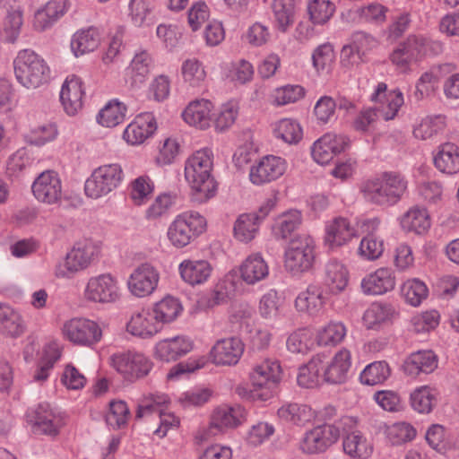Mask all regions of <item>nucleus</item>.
<instances>
[{
  "instance_id": "f257e3e1",
  "label": "nucleus",
  "mask_w": 459,
  "mask_h": 459,
  "mask_svg": "<svg viewBox=\"0 0 459 459\" xmlns=\"http://www.w3.org/2000/svg\"><path fill=\"white\" fill-rule=\"evenodd\" d=\"M212 154L208 149L195 152L185 164V178L191 186V199L203 204L214 195L215 185L211 177Z\"/></svg>"
},
{
  "instance_id": "f03ea898",
  "label": "nucleus",
  "mask_w": 459,
  "mask_h": 459,
  "mask_svg": "<svg viewBox=\"0 0 459 459\" xmlns=\"http://www.w3.org/2000/svg\"><path fill=\"white\" fill-rule=\"evenodd\" d=\"M407 187L408 181L403 175L396 171H385L363 182L360 192L367 202L388 207L403 198Z\"/></svg>"
},
{
  "instance_id": "7ed1b4c3",
  "label": "nucleus",
  "mask_w": 459,
  "mask_h": 459,
  "mask_svg": "<svg viewBox=\"0 0 459 459\" xmlns=\"http://www.w3.org/2000/svg\"><path fill=\"white\" fill-rule=\"evenodd\" d=\"M17 82L27 89H36L48 82L50 69L42 56L34 50H20L13 62Z\"/></svg>"
},
{
  "instance_id": "20e7f679",
  "label": "nucleus",
  "mask_w": 459,
  "mask_h": 459,
  "mask_svg": "<svg viewBox=\"0 0 459 459\" xmlns=\"http://www.w3.org/2000/svg\"><path fill=\"white\" fill-rule=\"evenodd\" d=\"M206 227V220L199 212L190 211L176 216L169 224L167 237L172 246L182 248L196 238Z\"/></svg>"
},
{
  "instance_id": "39448f33",
  "label": "nucleus",
  "mask_w": 459,
  "mask_h": 459,
  "mask_svg": "<svg viewBox=\"0 0 459 459\" xmlns=\"http://www.w3.org/2000/svg\"><path fill=\"white\" fill-rule=\"evenodd\" d=\"M245 410L241 406L221 405L213 410L208 425L198 429L195 438L201 442L222 435L228 429L239 426L244 420Z\"/></svg>"
},
{
  "instance_id": "423d86ee",
  "label": "nucleus",
  "mask_w": 459,
  "mask_h": 459,
  "mask_svg": "<svg viewBox=\"0 0 459 459\" xmlns=\"http://www.w3.org/2000/svg\"><path fill=\"white\" fill-rule=\"evenodd\" d=\"M430 41L421 35H410L404 41L401 42L390 54L389 59L396 70L400 73H407L411 65L420 57L427 53ZM435 49L441 51L442 46L439 42H431Z\"/></svg>"
},
{
  "instance_id": "0eeeda50",
  "label": "nucleus",
  "mask_w": 459,
  "mask_h": 459,
  "mask_svg": "<svg viewBox=\"0 0 459 459\" xmlns=\"http://www.w3.org/2000/svg\"><path fill=\"white\" fill-rule=\"evenodd\" d=\"M124 176V171L117 163L100 166L86 179L85 194L92 199L105 196L121 185Z\"/></svg>"
},
{
  "instance_id": "6e6552de",
  "label": "nucleus",
  "mask_w": 459,
  "mask_h": 459,
  "mask_svg": "<svg viewBox=\"0 0 459 459\" xmlns=\"http://www.w3.org/2000/svg\"><path fill=\"white\" fill-rule=\"evenodd\" d=\"M98 252V247L91 240L85 239L75 243L64 261L56 265V275L60 278H72L88 268Z\"/></svg>"
},
{
  "instance_id": "1a4fd4ad",
  "label": "nucleus",
  "mask_w": 459,
  "mask_h": 459,
  "mask_svg": "<svg viewBox=\"0 0 459 459\" xmlns=\"http://www.w3.org/2000/svg\"><path fill=\"white\" fill-rule=\"evenodd\" d=\"M26 420L34 435L56 437L65 426L63 415L49 403H39L28 410Z\"/></svg>"
},
{
  "instance_id": "9d476101",
  "label": "nucleus",
  "mask_w": 459,
  "mask_h": 459,
  "mask_svg": "<svg viewBox=\"0 0 459 459\" xmlns=\"http://www.w3.org/2000/svg\"><path fill=\"white\" fill-rule=\"evenodd\" d=\"M314 249L315 244L311 237L299 235L294 238L285 250V269L293 274L308 271L315 259Z\"/></svg>"
},
{
  "instance_id": "9b49d317",
  "label": "nucleus",
  "mask_w": 459,
  "mask_h": 459,
  "mask_svg": "<svg viewBox=\"0 0 459 459\" xmlns=\"http://www.w3.org/2000/svg\"><path fill=\"white\" fill-rule=\"evenodd\" d=\"M340 433L343 435L342 447L351 458L367 459L373 452V446L368 437L357 429V420L351 416L339 419Z\"/></svg>"
},
{
  "instance_id": "f8f14e48",
  "label": "nucleus",
  "mask_w": 459,
  "mask_h": 459,
  "mask_svg": "<svg viewBox=\"0 0 459 459\" xmlns=\"http://www.w3.org/2000/svg\"><path fill=\"white\" fill-rule=\"evenodd\" d=\"M64 337L75 345L91 347L100 342L102 330L90 319L75 317L66 321L62 328Z\"/></svg>"
},
{
  "instance_id": "ddd939ff",
  "label": "nucleus",
  "mask_w": 459,
  "mask_h": 459,
  "mask_svg": "<svg viewBox=\"0 0 459 459\" xmlns=\"http://www.w3.org/2000/svg\"><path fill=\"white\" fill-rule=\"evenodd\" d=\"M112 367L127 381L134 382L149 374L152 362L143 353L127 351L111 357Z\"/></svg>"
},
{
  "instance_id": "4468645a",
  "label": "nucleus",
  "mask_w": 459,
  "mask_h": 459,
  "mask_svg": "<svg viewBox=\"0 0 459 459\" xmlns=\"http://www.w3.org/2000/svg\"><path fill=\"white\" fill-rule=\"evenodd\" d=\"M340 437L339 420L333 424H323L306 432L300 448L307 454L326 451Z\"/></svg>"
},
{
  "instance_id": "2eb2a0df",
  "label": "nucleus",
  "mask_w": 459,
  "mask_h": 459,
  "mask_svg": "<svg viewBox=\"0 0 459 459\" xmlns=\"http://www.w3.org/2000/svg\"><path fill=\"white\" fill-rule=\"evenodd\" d=\"M159 281L158 269L150 263H143L130 273L127 288L133 296L144 298L150 296L156 290Z\"/></svg>"
},
{
  "instance_id": "dca6fc26",
  "label": "nucleus",
  "mask_w": 459,
  "mask_h": 459,
  "mask_svg": "<svg viewBox=\"0 0 459 459\" xmlns=\"http://www.w3.org/2000/svg\"><path fill=\"white\" fill-rule=\"evenodd\" d=\"M35 198L48 204H58L62 199V182L57 172L46 170L40 173L31 186Z\"/></svg>"
},
{
  "instance_id": "f3484780",
  "label": "nucleus",
  "mask_w": 459,
  "mask_h": 459,
  "mask_svg": "<svg viewBox=\"0 0 459 459\" xmlns=\"http://www.w3.org/2000/svg\"><path fill=\"white\" fill-rule=\"evenodd\" d=\"M85 297L88 300L110 303L119 298V288L117 280L109 273L91 277L85 289Z\"/></svg>"
},
{
  "instance_id": "a211bd4d",
  "label": "nucleus",
  "mask_w": 459,
  "mask_h": 459,
  "mask_svg": "<svg viewBox=\"0 0 459 459\" xmlns=\"http://www.w3.org/2000/svg\"><path fill=\"white\" fill-rule=\"evenodd\" d=\"M245 345L238 337L218 340L210 351L211 361L217 366H235L239 361Z\"/></svg>"
},
{
  "instance_id": "6ab92c4d",
  "label": "nucleus",
  "mask_w": 459,
  "mask_h": 459,
  "mask_svg": "<svg viewBox=\"0 0 459 459\" xmlns=\"http://www.w3.org/2000/svg\"><path fill=\"white\" fill-rule=\"evenodd\" d=\"M281 368L276 359H265L255 364L250 372V381L255 389H273L280 382Z\"/></svg>"
},
{
  "instance_id": "aec40b11",
  "label": "nucleus",
  "mask_w": 459,
  "mask_h": 459,
  "mask_svg": "<svg viewBox=\"0 0 459 459\" xmlns=\"http://www.w3.org/2000/svg\"><path fill=\"white\" fill-rule=\"evenodd\" d=\"M286 168L285 160L281 157L268 155L250 169L249 178L252 183L262 185L279 178L284 174Z\"/></svg>"
},
{
  "instance_id": "412c9836",
  "label": "nucleus",
  "mask_w": 459,
  "mask_h": 459,
  "mask_svg": "<svg viewBox=\"0 0 459 459\" xmlns=\"http://www.w3.org/2000/svg\"><path fill=\"white\" fill-rule=\"evenodd\" d=\"M192 340L185 335H178L160 341L155 345V357L161 361H175L193 350Z\"/></svg>"
},
{
  "instance_id": "4be33fe9",
  "label": "nucleus",
  "mask_w": 459,
  "mask_h": 459,
  "mask_svg": "<svg viewBox=\"0 0 459 459\" xmlns=\"http://www.w3.org/2000/svg\"><path fill=\"white\" fill-rule=\"evenodd\" d=\"M395 275L391 268L381 267L366 275L360 283L366 295H383L394 289Z\"/></svg>"
},
{
  "instance_id": "5701e85b",
  "label": "nucleus",
  "mask_w": 459,
  "mask_h": 459,
  "mask_svg": "<svg viewBox=\"0 0 459 459\" xmlns=\"http://www.w3.org/2000/svg\"><path fill=\"white\" fill-rule=\"evenodd\" d=\"M83 96L81 79L75 75L67 77L60 91V101L67 115L74 116L82 109Z\"/></svg>"
},
{
  "instance_id": "b1692460",
  "label": "nucleus",
  "mask_w": 459,
  "mask_h": 459,
  "mask_svg": "<svg viewBox=\"0 0 459 459\" xmlns=\"http://www.w3.org/2000/svg\"><path fill=\"white\" fill-rule=\"evenodd\" d=\"M157 129L152 113L138 115L125 129L123 137L132 145L141 144Z\"/></svg>"
},
{
  "instance_id": "393cba45",
  "label": "nucleus",
  "mask_w": 459,
  "mask_h": 459,
  "mask_svg": "<svg viewBox=\"0 0 459 459\" xmlns=\"http://www.w3.org/2000/svg\"><path fill=\"white\" fill-rule=\"evenodd\" d=\"M386 90L387 86L385 83H378L375 92L371 96V100L382 102L383 100H385V103L382 104L381 108H377V111L379 116L385 120H391L397 115L404 100L401 91L396 89L386 93Z\"/></svg>"
},
{
  "instance_id": "a878e982",
  "label": "nucleus",
  "mask_w": 459,
  "mask_h": 459,
  "mask_svg": "<svg viewBox=\"0 0 459 459\" xmlns=\"http://www.w3.org/2000/svg\"><path fill=\"white\" fill-rule=\"evenodd\" d=\"M67 0H50L34 13L32 26L38 31L51 28L67 11Z\"/></svg>"
},
{
  "instance_id": "bb28decb",
  "label": "nucleus",
  "mask_w": 459,
  "mask_h": 459,
  "mask_svg": "<svg viewBox=\"0 0 459 459\" xmlns=\"http://www.w3.org/2000/svg\"><path fill=\"white\" fill-rule=\"evenodd\" d=\"M181 279L191 286L201 285L210 278L212 267L207 260L185 259L178 265Z\"/></svg>"
},
{
  "instance_id": "cd10ccee",
  "label": "nucleus",
  "mask_w": 459,
  "mask_h": 459,
  "mask_svg": "<svg viewBox=\"0 0 459 459\" xmlns=\"http://www.w3.org/2000/svg\"><path fill=\"white\" fill-rule=\"evenodd\" d=\"M129 333L141 338H150L161 330L151 309H142L132 315L126 325Z\"/></svg>"
},
{
  "instance_id": "c85d7f7f",
  "label": "nucleus",
  "mask_w": 459,
  "mask_h": 459,
  "mask_svg": "<svg viewBox=\"0 0 459 459\" xmlns=\"http://www.w3.org/2000/svg\"><path fill=\"white\" fill-rule=\"evenodd\" d=\"M356 230L348 219L338 217L325 226V244L331 248L347 244L354 236Z\"/></svg>"
},
{
  "instance_id": "c756f323",
  "label": "nucleus",
  "mask_w": 459,
  "mask_h": 459,
  "mask_svg": "<svg viewBox=\"0 0 459 459\" xmlns=\"http://www.w3.org/2000/svg\"><path fill=\"white\" fill-rule=\"evenodd\" d=\"M325 299L323 290L318 285H308L295 299V307L299 312L310 316H318L324 309Z\"/></svg>"
},
{
  "instance_id": "7c9ffc66",
  "label": "nucleus",
  "mask_w": 459,
  "mask_h": 459,
  "mask_svg": "<svg viewBox=\"0 0 459 459\" xmlns=\"http://www.w3.org/2000/svg\"><path fill=\"white\" fill-rule=\"evenodd\" d=\"M325 356L317 354L314 356L307 364L301 366L297 376V382L299 386L305 388H313L325 381Z\"/></svg>"
},
{
  "instance_id": "2f4dec72",
  "label": "nucleus",
  "mask_w": 459,
  "mask_h": 459,
  "mask_svg": "<svg viewBox=\"0 0 459 459\" xmlns=\"http://www.w3.org/2000/svg\"><path fill=\"white\" fill-rule=\"evenodd\" d=\"M351 366V356L347 349L340 350L331 363L324 368L325 381L330 384H342L348 378Z\"/></svg>"
},
{
  "instance_id": "473e14b6",
  "label": "nucleus",
  "mask_w": 459,
  "mask_h": 459,
  "mask_svg": "<svg viewBox=\"0 0 459 459\" xmlns=\"http://www.w3.org/2000/svg\"><path fill=\"white\" fill-rule=\"evenodd\" d=\"M212 108V102L207 100H195L183 111V119L190 126L205 129L210 126Z\"/></svg>"
},
{
  "instance_id": "72a5a7b5",
  "label": "nucleus",
  "mask_w": 459,
  "mask_h": 459,
  "mask_svg": "<svg viewBox=\"0 0 459 459\" xmlns=\"http://www.w3.org/2000/svg\"><path fill=\"white\" fill-rule=\"evenodd\" d=\"M437 367V358L431 351H420L411 354L403 368L406 375L416 377L420 373L429 374Z\"/></svg>"
},
{
  "instance_id": "f704fd0d",
  "label": "nucleus",
  "mask_w": 459,
  "mask_h": 459,
  "mask_svg": "<svg viewBox=\"0 0 459 459\" xmlns=\"http://www.w3.org/2000/svg\"><path fill=\"white\" fill-rule=\"evenodd\" d=\"M239 272L241 279L247 284L253 285L268 276L269 267L260 254H253L242 262Z\"/></svg>"
},
{
  "instance_id": "c9c22d12",
  "label": "nucleus",
  "mask_w": 459,
  "mask_h": 459,
  "mask_svg": "<svg viewBox=\"0 0 459 459\" xmlns=\"http://www.w3.org/2000/svg\"><path fill=\"white\" fill-rule=\"evenodd\" d=\"M434 164L443 173L459 172V147L451 143L441 144L434 156Z\"/></svg>"
},
{
  "instance_id": "e433bc0d",
  "label": "nucleus",
  "mask_w": 459,
  "mask_h": 459,
  "mask_svg": "<svg viewBox=\"0 0 459 459\" xmlns=\"http://www.w3.org/2000/svg\"><path fill=\"white\" fill-rule=\"evenodd\" d=\"M25 325L20 313L6 303L0 302V332L11 337L23 333Z\"/></svg>"
},
{
  "instance_id": "4c0bfd02",
  "label": "nucleus",
  "mask_w": 459,
  "mask_h": 459,
  "mask_svg": "<svg viewBox=\"0 0 459 459\" xmlns=\"http://www.w3.org/2000/svg\"><path fill=\"white\" fill-rule=\"evenodd\" d=\"M396 315V310L393 305L374 302L365 311L363 321L368 328L373 329L392 322Z\"/></svg>"
},
{
  "instance_id": "58836bf2",
  "label": "nucleus",
  "mask_w": 459,
  "mask_h": 459,
  "mask_svg": "<svg viewBox=\"0 0 459 459\" xmlns=\"http://www.w3.org/2000/svg\"><path fill=\"white\" fill-rule=\"evenodd\" d=\"M400 224L404 231L422 234L429 229L430 219L426 209L414 206L402 216Z\"/></svg>"
},
{
  "instance_id": "ea45409f",
  "label": "nucleus",
  "mask_w": 459,
  "mask_h": 459,
  "mask_svg": "<svg viewBox=\"0 0 459 459\" xmlns=\"http://www.w3.org/2000/svg\"><path fill=\"white\" fill-rule=\"evenodd\" d=\"M325 285L329 291L337 294L345 290L349 281L346 267L337 260H330L325 265Z\"/></svg>"
},
{
  "instance_id": "a19ab883",
  "label": "nucleus",
  "mask_w": 459,
  "mask_h": 459,
  "mask_svg": "<svg viewBox=\"0 0 459 459\" xmlns=\"http://www.w3.org/2000/svg\"><path fill=\"white\" fill-rule=\"evenodd\" d=\"M182 305L178 299L167 296L155 303L151 310L154 318L162 328L164 324L176 320L182 312Z\"/></svg>"
},
{
  "instance_id": "79ce46f5",
  "label": "nucleus",
  "mask_w": 459,
  "mask_h": 459,
  "mask_svg": "<svg viewBox=\"0 0 459 459\" xmlns=\"http://www.w3.org/2000/svg\"><path fill=\"white\" fill-rule=\"evenodd\" d=\"M100 42L99 31L95 28H88L76 32L71 40V49L75 56L94 51Z\"/></svg>"
},
{
  "instance_id": "37998d69",
  "label": "nucleus",
  "mask_w": 459,
  "mask_h": 459,
  "mask_svg": "<svg viewBox=\"0 0 459 459\" xmlns=\"http://www.w3.org/2000/svg\"><path fill=\"white\" fill-rule=\"evenodd\" d=\"M261 221L256 212L239 215L234 224L235 238L241 242L251 241L258 232Z\"/></svg>"
},
{
  "instance_id": "c03bdc74",
  "label": "nucleus",
  "mask_w": 459,
  "mask_h": 459,
  "mask_svg": "<svg viewBox=\"0 0 459 459\" xmlns=\"http://www.w3.org/2000/svg\"><path fill=\"white\" fill-rule=\"evenodd\" d=\"M151 63L152 58L145 51L134 56L127 70V77L132 87L138 88L144 82L150 73Z\"/></svg>"
},
{
  "instance_id": "a18cd8bd",
  "label": "nucleus",
  "mask_w": 459,
  "mask_h": 459,
  "mask_svg": "<svg viewBox=\"0 0 459 459\" xmlns=\"http://www.w3.org/2000/svg\"><path fill=\"white\" fill-rule=\"evenodd\" d=\"M302 222L301 212L298 210H290L281 214L273 225V234L277 238H288Z\"/></svg>"
},
{
  "instance_id": "49530a36",
  "label": "nucleus",
  "mask_w": 459,
  "mask_h": 459,
  "mask_svg": "<svg viewBox=\"0 0 459 459\" xmlns=\"http://www.w3.org/2000/svg\"><path fill=\"white\" fill-rule=\"evenodd\" d=\"M129 10L131 20L135 26H150L155 22L151 0H131Z\"/></svg>"
},
{
  "instance_id": "de8ad7c7",
  "label": "nucleus",
  "mask_w": 459,
  "mask_h": 459,
  "mask_svg": "<svg viewBox=\"0 0 459 459\" xmlns=\"http://www.w3.org/2000/svg\"><path fill=\"white\" fill-rule=\"evenodd\" d=\"M437 391L428 385L416 388L411 394V405L420 413H429L436 404Z\"/></svg>"
},
{
  "instance_id": "09e8293b",
  "label": "nucleus",
  "mask_w": 459,
  "mask_h": 459,
  "mask_svg": "<svg viewBox=\"0 0 459 459\" xmlns=\"http://www.w3.org/2000/svg\"><path fill=\"white\" fill-rule=\"evenodd\" d=\"M385 434L394 446H400L412 441L417 435L416 429L409 422L399 421L386 426Z\"/></svg>"
},
{
  "instance_id": "8fccbe9b",
  "label": "nucleus",
  "mask_w": 459,
  "mask_h": 459,
  "mask_svg": "<svg viewBox=\"0 0 459 459\" xmlns=\"http://www.w3.org/2000/svg\"><path fill=\"white\" fill-rule=\"evenodd\" d=\"M278 416L286 421L297 425H303L314 417L310 407L305 404L288 403L278 410Z\"/></svg>"
},
{
  "instance_id": "3c124183",
  "label": "nucleus",
  "mask_w": 459,
  "mask_h": 459,
  "mask_svg": "<svg viewBox=\"0 0 459 459\" xmlns=\"http://www.w3.org/2000/svg\"><path fill=\"white\" fill-rule=\"evenodd\" d=\"M310 21L316 25H324L335 13V4L331 0H307Z\"/></svg>"
},
{
  "instance_id": "603ef678",
  "label": "nucleus",
  "mask_w": 459,
  "mask_h": 459,
  "mask_svg": "<svg viewBox=\"0 0 459 459\" xmlns=\"http://www.w3.org/2000/svg\"><path fill=\"white\" fill-rule=\"evenodd\" d=\"M126 107L117 100L109 101L97 117L98 122L106 127H114L122 123L126 117Z\"/></svg>"
},
{
  "instance_id": "864d4df0",
  "label": "nucleus",
  "mask_w": 459,
  "mask_h": 459,
  "mask_svg": "<svg viewBox=\"0 0 459 459\" xmlns=\"http://www.w3.org/2000/svg\"><path fill=\"white\" fill-rule=\"evenodd\" d=\"M446 117L443 115L429 116L413 129L417 139L428 140L441 133L446 127Z\"/></svg>"
},
{
  "instance_id": "5fc2aeb1",
  "label": "nucleus",
  "mask_w": 459,
  "mask_h": 459,
  "mask_svg": "<svg viewBox=\"0 0 459 459\" xmlns=\"http://www.w3.org/2000/svg\"><path fill=\"white\" fill-rule=\"evenodd\" d=\"M390 373L389 365L385 361H375L364 368L359 378L364 385H375L384 383Z\"/></svg>"
},
{
  "instance_id": "6e6d98bb",
  "label": "nucleus",
  "mask_w": 459,
  "mask_h": 459,
  "mask_svg": "<svg viewBox=\"0 0 459 459\" xmlns=\"http://www.w3.org/2000/svg\"><path fill=\"white\" fill-rule=\"evenodd\" d=\"M272 9L276 26L280 30L286 31L293 23V0H273Z\"/></svg>"
},
{
  "instance_id": "4d7b16f0",
  "label": "nucleus",
  "mask_w": 459,
  "mask_h": 459,
  "mask_svg": "<svg viewBox=\"0 0 459 459\" xmlns=\"http://www.w3.org/2000/svg\"><path fill=\"white\" fill-rule=\"evenodd\" d=\"M346 335V327L341 322H330L321 328L316 334V342L321 346L336 345Z\"/></svg>"
},
{
  "instance_id": "13d9d810",
  "label": "nucleus",
  "mask_w": 459,
  "mask_h": 459,
  "mask_svg": "<svg viewBox=\"0 0 459 459\" xmlns=\"http://www.w3.org/2000/svg\"><path fill=\"white\" fill-rule=\"evenodd\" d=\"M178 199L175 192H166L159 195L152 204L146 210V218L148 220H156L165 215Z\"/></svg>"
},
{
  "instance_id": "bf43d9fd",
  "label": "nucleus",
  "mask_w": 459,
  "mask_h": 459,
  "mask_svg": "<svg viewBox=\"0 0 459 459\" xmlns=\"http://www.w3.org/2000/svg\"><path fill=\"white\" fill-rule=\"evenodd\" d=\"M439 74V68H432L420 75L416 82L417 100H422L435 93L438 88Z\"/></svg>"
},
{
  "instance_id": "052dcab7",
  "label": "nucleus",
  "mask_w": 459,
  "mask_h": 459,
  "mask_svg": "<svg viewBox=\"0 0 459 459\" xmlns=\"http://www.w3.org/2000/svg\"><path fill=\"white\" fill-rule=\"evenodd\" d=\"M402 293L406 303L418 307L428 297L429 290L423 281L412 279L403 283Z\"/></svg>"
},
{
  "instance_id": "680f3d73",
  "label": "nucleus",
  "mask_w": 459,
  "mask_h": 459,
  "mask_svg": "<svg viewBox=\"0 0 459 459\" xmlns=\"http://www.w3.org/2000/svg\"><path fill=\"white\" fill-rule=\"evenodd\" d=\"M274 135L287 143H297L302 138V129L297 121L284 118L276 124Z\"/></svg>"
},
{
  "instance_id": "e2e57ef3",
  "label": "nucleus",
  "mask_w": 459,
  "mask_h": 459,
  "mask_svg": "<svg viewBox=\"0 0 459 459\" xmlns=\"http://www.w3.org/2000/svg\"><path fill=\"white\" fill-rule=\"evenodd\" d=\"M184 82L192 87H199L206 77L203 65L195 58L184 61L181 66Z\"/></svg>"
},
{
  "instance_id": "0e129e2a",
  "label": "nucleus",
  "mask_w": 459,
  "mask_h": 459,
  "mask_svg": "<svg viewBox=\"0 0 459 459\" xmlns=\"http://www.w3.org/2000/svg\"><path fill=\"white\" fill-rule=\"evenodd\" d=\"M385 250L383 239L375 236V234H367L360 240L359 247V255L369 261L378 259Z\"/></svg>"
},
{
  "instance_id": "69168bd1",
  "label": "nucleus",
  "mask_w": 459,
  "mask_h": 459,
  "mask_svg": "<svg viewBox=\"0 0 459 459\" xmlns=\"http://www.w3.org/2000/svg\"><path fill=\"white\" fill-rule=\"evenodd\" d=\"M22 24L23 13L22 10L8 11L3 22V30L8 42L14 43L18 39Z\"/></svg>"
},
{
  "instance_id": "338daca9",
  "label": "nucleus",
  "mask_w": 459,
  "mask_h": 459,
  "mask_svg": "<svg viewBox=\"0 0 459 459\" xmlns=\"http://www.w3.org/2000/svg\"><path fill=\"white\" fill-rule=\"evenodd\" d=\"M388 8L379 3H371L356 10L357 16L365 22L382 24L386 20Z\"/></svg>"
},
{
  "instance_id": "774afa93",
  "label": "nucleus",
  "mask_w": 459,
  "mask_h": 459,
  "mask_svg": "<svg viewBox=\"0 0 459 459\" xmlns=\"http://www.w3.org/2000/svg\"><path fill=\"white\" fill-rule=\"evenodd\" d=\"M129 414V409L125 402L114 401L109 404L106 421L113 429H119L126 424Z\"/></svg>"
}]
</instances>
